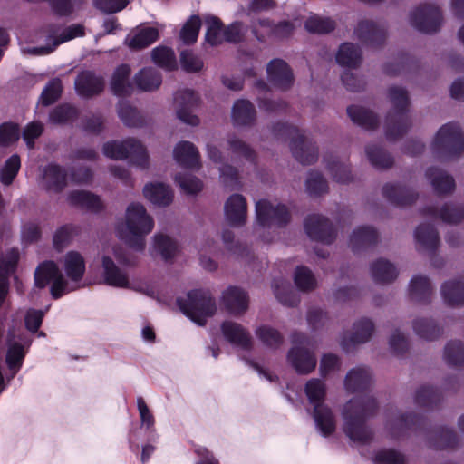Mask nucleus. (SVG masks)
Returning <instances> with one entry per match:
<instances>
[{
  "mask_svg": "<svg viewBox=\"0 0 464 464\" xmlns=\"http://www.w3.org/2000/svg\"><path fill=\"white\" fill-rule=\"evenodd\" d=\"M374 324L368 318H362L356 321L353 325L352 332L345 334L341 341L343 349L349 351L352 346L369 342L374 333Z\"/></svg>",
  "mask_w": 464,
  "mask_h": 464,
  "instance_id": "nucleus-22",
  "label": "nucleus"
},
{
  "mask_svg": "<svg viewBox=\"0 0 464 464\" xmlns=\"http://www.w3.org/2000/svg\"><path fill=\"white\" fill-rule=\"evenodd\" d=\"M354 34L364 44L377 47L385 41L387 31L383 24H376L373 21L362 20L358 23Z\"/></svg>",
  "mask_w": 464,
  "mask_h": 464,
  "instance_id": "nucleus-20",
  "label": "nucleus"
},
{
  "mask_svg": "<svg viewBox=\"0 0 464 464\" xmlns=\"http://www.w3.org/2000/svg\"><path fill=\"white\" fill-rule=\"evenodd\" d=\"M412 329L420 339L432 341L440 336L441 328L430 318L419 317L412 321Z\"/></svg>",
  "mask_w": 464,
  "mask_h": 464,
  "instance_id": "nucleus-41",
  "label": "nucleus"
},
{
  "mask_svg": "<svg viewBox=\"0 0 464 464\" xmlns=\"http://www.w3.org/2000/svg\"><path fill=\"white\" fill-rule=\"evenodd\" d=\"M32 344V339L24 333L10 330L7 334V353L5 362L12 376L22 367L24 356Z\"/></svg>",
  "mask_w": 464,
  "mask_h": 464,
  "instance_id": "nucleus-14",
  "label": "nucleus"
},
{
  "mask_svg": "<svg viewBox=\"0 0 464 464\" xmlns=\"http://www.w3.org/2000/svg\"><path fill=\"white\" fill-rule=\"evenodd\" d=\"M305 394L309 402L314 406V420L316 428L324 436L331 435L335 430V418L324 401L326 394V387L320 379H311L305 384Z\"/></svg>",
  "mask_w": 464,
  "mask_h": 464,
  "instance_id": "nucleus-5",
  "label": "nucleus"
},
{
  "mask_svg": "<svg viewBox=\"0 0 464 464\" xmlns=\"http://www.w3.org/2000/svg\"><path fill=\"white\" fill-rule=\"evenodd\" d=\"M153 62L167 70L176 67L174 53L167 47H157L151 53Z\"/></svg>",
  "mask_w": 464,
  "mask_h": 464,
  "instance_id": "nucleus-61",
  "label": "nucleus"
},
{
  "mask_svg": "<svg viewBox=\"0 0 464 464\" xmlns=\"http://www.w3.org/2000/svg\"><path fill=\"white\" fill-rule=\"evenodd\" d=\"M154 227V220L140 203H131L127 207L124 221L118 225L119 237L130 247L142 251L145 248V237Z\"/></svg>",
  "mask_w": 464,
  "mask_h": 464,
  "instance_id": "nucleus-2",
  "label": "nucleus"
},
{
  "mask_svg": "<svg viewBox=\"0 0 464 464\" xmlns=\"http://www.w3.org/2000/svg\"><path fill=\"white\" fill-rule=\"evenodd\" d=\"M372 374L365 366H356L351 369L344 379V387L349 392H358L370 387Z\"/></svg>",
  "mask_w": 464,
  "mask_h": 464,
  "instance_id": "nucleus-25",
  "label": "nucleus"
},
{
  "mask_svg": "<svg viewBox=\"0 0 464 464\" xmlns=\"http://www.w3.org/2000/svg\"><path fill=\"white\" fill-rule=\"evenodd\" d=\"M420 418L417 415L397 414L392 418L387 423V428L392 436H399L406 430L415 426Z\"/></svg>",
  "mask_w": 464,
  "mask_h": 464,
  "instance_id": "nucleus-47",
  "label": "nucleus"
},
{
  "mask_svg": "<svg viewBox=\"0 0 464 464\" xmlns=\"http://www.w3.org/2000/svg\"><path fill=\"white\" fill-rule=\"evenodd\" d=\"M130 75V67L128 64H121L116 68L111 81V88L115 95L128 96L131 94L133 86Z\"/></svg>",
  "mask_w": 464,
  "mask_h": 464,
  "instance_id": "nucleus-32",
  "label": "nucleus"
},
{
  "mask_svg": "<svg viewBox=\"0 0 464 464\" xmlns=\"http://www.w3.org/2000/svg\"><path fill=\"white\" fill-rule=\"evenodd\" d=\"M102 151L106 157L113 160L130 158L131 163L140 169H147L150 166L146 148L134 138L108 141L103 145Z\"/></svg>",
  "mask_w": 464,
  "mask_h": 464,
  "instance_id": "nucleus-7",
  "label": "nucleus"
},
{
  "mask_svg": "<svg viewBox=\"0 0 464 464\" xmlns=\"http://www.w3.org/2000/svg\"><path fill=\"white\" fill-rule=\"evenodd\" d=\"M226 220L233 227H242L247 218V203L240 194L231 195L224 206Z\"/></svg>",
  "mask_w": 464,
  "mask_h": 464,
  "instance_id": "nucleus-23",
  "label": "nucleus"
},
{
  "mask_svg": "<svg viewBox=\"0 0 464 464\" xmlns=\"http://www.w3.org/2000/svg\"><path fill=\"white\" fill-rule=\"evenodd\" d=\"M102 279L108 285L118 288H131L150 296L154 295V290L148 285L138 286L131 284L127 273L121 269L108 255H103L102 257Z\"/></svg>",
  "mask_w": 464,
  "mask_h": 464,
  "instance_id": "nucleus-12",
  "label": "nucleus"
},
{
  "mask_svg": "<svg viewBox=\"0 0 464 464\" xmlns=\"http://www.w3.org/2000/svg\"><path fill=\"white\" fill-rule=\"evenodd\" d=\"M440 400V394L430 386L420 387L414 396V403L421 408H430Z\"/></svg>",
  "mask_w": 464,
  "mask_h": 464,
  "instance_id": "nucleus-54",
  "label": "nucleus"
},
{
  "mask_svg": "<svg viewBox=\"0 0 464 464\" xmlns=\"http://www.w3.org/2000/svg\"><path fill=\"white\" fill-rule=\"evenodd\" d=\"M305 189L311 196H320L328 191V184L318 171H310L305 181Z\"/></svg>",
  "mask_w": 464,
  "mask_h": 464,
  "instance_id": "nucleus-57",
  "label": "nucleus"
},
{
  "mask_svg": "<svg viewBox=\"0 0 464 464\" xmlns=\"http://www.w3.org/2000/svg\"><path fill=\"white\" fill-rule=\"evenodd\" d=\"M327 169L333 179L337 183L347 184L353 180L349 165L337 158L332 160H327Z\"/></svg>",
  "mask_w": 464,
  "mask_h": 464,
  "instance_id": "nucleus-49",
  "label": "nucleus"
},
{
  "mask_svg": "<svg viewBox=\"0 0 464 464\" xmlns=\"http://www.w3.org/2000/svg\"><path fill=\"white\" fill-rule=\"evenodd\" d=\"M118 114L123 123L130 127H140L144 124V119L140 111L128 102L121 101L118 104Z\"/></svg>",
  "mask_w": 464,
  "mask_h": 464,
  "instance_id": "nucleus-48",
  "label": "nucleus"
},
{
  "mask_svg": "<svg viewBox=\"0 0 464 464\" xmlns=\"http://www.w3.org/2000/svg\"><path fill=\"white\" fill-rule=\"evenodd\" d=\"M201 25V21L198 16H191L184 24L180 31V38L186 44H191L198 39Z\"/></svg>",
  "mask_w": 464,
  "mask_h": 464,
  "instance_id": "nucleus-62",
  "label": "nucleus"
},
{
  "mask_svg": "<svg viewBox=\"0 0 464 464\" xmlns=\"http://www.w3.org/2000/svg\"><path fill=\"white\" fill-rule=\"evenodd\" d=\"M335 59L337 63L343 67L356 68L362 63V51L352 43H343L340 45Z\"/></svg>",
  "mask_w": 464,
  "mask_h": 464,
  "instance_id": "nucleus-39",
  "label": "nucleus"
},
{
  "mask_svg": "<svg viewBox=\"0 0 464 464\" xmlns=\"http://www.w3.org/2000/svg\"><path fill=\"white\" fill-rule=\"evenodd\" d=\"M434 440L430 439L429 446L434 449H445L456 444V434L450 429L441 428L434 432Z\"/></svg>",
  "mask_w": 464,
  "mask_h": 464,
  "instance_id": "nucleus-59",
  "label": "nucleus"
},
{
  "mask_svg": "<svg viewBox=\"0 0 464 464\" xmlns=\"http://www.w3.org/2000/svg\"><path fill=\"white\" fill-rule=\"evenodd\" d=\"M347 113L353 123L365 130H373L378 125L377 116L367 108L352 105L347 108Z\"/></svg>",
  "mask_w": 464,
  "mask_h": 464,
  "instance_id": "nucleus-43",
  "label": "nucleus"
},
{
  "mask_svg": "<svg viewBox=\"0 0 464 464\" xmlns=\"http://www.w3.org/2000/svg\"><path fill=\"white\" fill-rule=\"evenodd\" d=\"M309 341L299 333L292 335L293 347L288 352L287 359L295 370L300 374H308L315 369L316 358L313 352L306 348Z\"/></svg>",
  "mask_w": 464,
  "mask_h": 464,
  "instance_id": "nucleus-11",
  "label": "nucleus"
},
{
  "mask_svg": "<svg viewBox=\"0 0 464 464\" xmlns=\"http://www.w3.org/2000/svg\"><path fill=\"white\" fill-rule=\"evenodd\" d=\"M426 213L432 217H439L447 224H458L464 220V206L445 204L439 211L433 207L428 208Z\"/></svg>",
  "mask_w": 464,
  "mask_h": 464,
  "instance_id": "nucleus-42",
  "label": "nucleus"
},
{
  "mask_svg": "<svg viewBox=\"0 0 464 464\" xmlns=\"http://www.w3.org/2000/svg\"><path fill=\"white\" fill-rule=\"evenodd\" d=\"M437 154L453 157L464 152V134L458 123L449 122L437 131L431 144Z\"/></svg>",
  "mask_w": 464,
  "mask_h": 464,
  "instance_id": "nucleus-9",
  "label": "nucleus"
},
{
  "mask_svg": "<svg viewBox=\"0 0 464 464\" xmlns=\"http://www.w3.org/2000/svg\"><path fill=\"white\" fill-rule=\"evenodd\" d=\"M410 24L421 33H436L442 24L441 12L435 5H421L411 12Z\"/></svg>",
  "mask_w": 464,
  "mask_h": 464,
  "instance_id": "nucleus-13",
  "label": "nucleus"
},
{
  "mask_svg": "<svg viewBox=\"0 0 464 464\" xmlns=\"http://www.w3.org/2000/svg\"><path fill=\"white\" fill-rule=\"evenodd\" d=\"M307 236L315 241L331 244L335 238V232L329 221L320 215H310L304 221Z\"/></svg>",
  "mask_w": 464,
  "mask_h": 464,
  "instance_id": "nucleus-18",
  "label": "nucleus"
},
{
  "mask_svg": "<svg viewBox=\"0 0 464 464\" xmlns=\"http://www.w3.org/2000/svg\"><path fill=\"white\" fill-rule=\"evenodd\" d=\"M68 202L78 208H85L91 211H99L102 208L101 198L85 190H74L68 194Z\"/></svg>",
  "mask_w": 464,
  "mask_h": 464,
  "instance_id": "nucleus-40",
  "label": "nucleus"
},
{
  "mask_svg": "<svg viewBox=\"0 0 464 464\" xmlns=\"http://www.w3.org/2000/svg\"><path fill=\"white\" fill-rule=\"evenodd\" d=\"M294 280L296 287L303 292L312 291L317 285L314 273L309 268L303 266L296 267Z\"/></svg>",
  "mask_w": 464,
  "mask_h": 464,
  "instance_id": "nucleus-53",
  "label": "nucleus"
},
{
  "mask_svg": "<svg viewBox=\"0 0 464 464\" xmlns=\"http://www.w3.org/2000/svg\"><path fill=\"white\" fill-rule=\"evenodd\" d=\"M441 295L450 305L464 304V282L452 280L445 282L441 286Z\"/></svg>",
  "mask_w": 464,
  "mask_h": 464,
  "instance_id": "nucleus-45",
  "label": "nucleus"
},
{
  "mask_svg": "<svg viewBox=\"0 0 464 464\" xmlns=\"http://www.w3.org/2000/svg\"><path fill=\"white\" fill-rule=\"evenodd\" d=\"M415 238L419 247L422 250L433 251L439 245L438 232L428 224H422L417 227Z\"/></svg>",
  "mask_w": 464,
  "mask_h": 464,
  "instance_id": "nucleus-44",
  "label": "nucleus"
},
{
  "mask_svg": "<svg viewBox=\"0 0 464 464\" xmlns=\"http://www.w3.org/2000/svg\"><path fill=\"white\" fill-rule=\"evenodd\" d=\"M221 304L231 314L241 315L248 308V297L241 288L229 286L222 293Z\"/></svg>",
  "mask_w": 464,
  "mask_h": 464,
  "instance_id": "nucleus-24",
  "label": "nucleus"
},
{
  "mask_svg": "<svg viewBox=\"0 0 464 464\" xmlns=\"http://www.w3.org/2000/svg\"><path fill=\"white\" fill-rule=\"evenodd\" d=\"M445 362L451 366H459L464 364V345L459 341L449 342L443 353Z\"/></svg>",
  "mask_w": 464,
  "mask_h": 464,
  "instance_id": "nucleus-51",
  "label": "nucleus"
},
{
  "mask_svg": "<svg viewBox=\"0 0 464 464\" xmlns=\"http://www.w3.org/2000/svg\"><path fill=\"white\" fill-rule=\"evenodd\" d=\"M77 116V110L69 104H63L54 108L50 113V121L55 124L66 123Z\"/></svg>",
  "mask_w": 464,
  "mask_h": 464,
  "instance_id": "nucleus-64",
  "label": "nucleus"
},
{
  "mask_svg": "<svg viewBox=\"0 0 464 464\" xmlns=\"http://www.w3.org/2000/svg\"><path fill=\"white\" fill-rule=\"evenodd\" d=\"M84 34L83 26L81 24H72L65 28L58 26H50L46 30V44L40 47L22 48L24 53L32 55H46L52 53L58 45L68 42L75 37Z\"/></svg>",
  "mask_w": 464,
  "mask_h": 464,
  "instance_id": "nucleus-10",
  "label": "nucleus"
},
{
  "mask_svg": "<svg viewBox=\"0 0 464 464\" xmlns=\"http://www.w3.org/2000/svg\"><path fill=\"white\" fill-rule=\"evenodd\" d=\"M20 165V158L17 155L11 156L5 161L0 175V180L4 185L8 186L13 182L19 171Z\"/></svg>",
  "mask_w": 464,
  "mask_h": 464,
  "instance_id": "nucleus-63",
  "label": "nucleus"
},
{
  "mask_svg": "<svg viewBox=\"0 0 464 464\" xmlns=\"http://www.w3.org/2000/svg\"><path fill=\"white\" fill-rule=\"evenodd\" d=\"M77 93L82 97H92L100 93L103 89V80L93 72H81L74 82Z\"/></svg>",
  "mask_w": 464,
  "mask_h": 464,
  "instance_id": "nucleus-27",
  "label": "nucleus"
},
{
  "mask_svg": "<svg viewBox=\"0 0 464 464\" xmlns=\"http://www.w3.org/2000/svg\"><path fill=\"white\" fill-rule=\"evenodd\" d=\"M175 106L178 118L191 126L199 124V119L193 113V109L197 106L198 98L191 90H180L176 92Z\"/></svg>",
  "mask_w": 464,
  "mask_h": 464,
  "instance_id": "nucleus-16",
  "label": "nucleus"
},
{
  "mask_svg": "<svg viewBox=\"0 0 464 464\" xmlns=\"http://www.w3.org/2000/svg\"><path fill=\"white\" fill-rule=\"evenodd\" d=\"M304 26L310 33L325 34L334 29L335 23L330 18L313 15L305 21Z\"/></svg>",
  "mask_w": 464,
  "mask_h": 464,
  "instance_id": "nucleus-60",
  "label": "nucleus"
},
{
  "mask_svg": "<svg viewBox=\"0 0 464 464\" xmlns=\"http://www.w3.org/2000/svg\"><path fill=\"white\" fill-rule=\"evenodd\" d=\"M221 330L224 337L232 344L248 349L251 346V336L249 333L239 324L226 321L222 324Z\"/></svg>",
  "mask_w": 464,
  "mask_h": 464,
  "instance_id": "nucleus-29",
  "label": "nucleus"
},
{
  "mask_svg": "<svg viewBox=\"0 0 464 464\" xmlns=\"http://www.w3.org/2000/svg\"><path fill=\"white\" fill-rule=\"evenodd\" d=\"M398 274L396 266L385 258L376 259L370 265L371 277L377 284H391L397 278Z\"/></svg>",
  "mask_w": 464,
  "mask_h": 464,
  "instance_id": "nucleus-28",
  "label": "nucleus"
},
{
  "mask_svg": "<svg viewBox=\"0 0 464 464\" xmlns=\"http://www.w3.org/2000/svg\"><path fill=\"white\" fill-rule=\"evenodd\" d=\"M222 143H217L216 140H210L207 143V154L208 159L217 164H221L219 167L220 179L227 187L236 188L238 185V172L237 170L227 164H224V156L218 146Z\"/></svg>",
  "mask_w": 464,
  "mask_h": 464,
  "instance_id": "nucleus-19",
  "label": "nucleus"
},
{
  "mask_svg": "<svg viewBox=\"0 0 464 464\" xmlns=\"http://www.w3.org/2000/svg\"><path fill=\"white\" fill-rule=\"evenodd\" d=\"M154 248L165 260L173 257L178 252L177 243L163 234H156L154 236Z\"/></svg>",
  "mask_w": 464,
  "mask_h": 464,
  "instance_id": "nucleus-55",
  "label": "nucleus"
},
{
  "mask_svg": "<svg viewBox=\"0 0 464 464\" xmlns=\"http://www.w3.org/2000/svg\"><path fill=\"white\" fill-rule=\"evenodd\" d=\"M382 195L392 204L399 207L410 205L416 198V195L413 192L393 183H387L383 186Z\"/></svg>",
  "mask_w": 464,
  "mask_h": 464,
  "instance_id": "nucleus-36",
  "label": "nucleus"
},
{
  "mask_svg": "<svg viewBox=\"0 0 464 464\" xmlns=\"http://www.w3.org/2000/svg\"><path fill=\"white\" fill-rule=\"evenodd\" d=\"M409 295L415 303L428 304L432 295L430 280L421 276L412 277L409 285Z\"/></svg>",
  "mask_w": 464,
  "mask_h": 464,
  "instance_id": "nucleus-35",
  "label": "nucleus"
},
{
  "mask_svg": "<svg viewBox=\"0 0 464 464\" xmlns=\"http://www.w3.org/2000/svg\"><path fill=\"white\" fill-rule=\"evenodd\" d=\"M159 37V31L154 27L139 28L129 34L125 44L133 50L146 48Z\"/></svg>",
  "mask_w": 464,
  "mask_h": 464,
  "instance_id": "nucleus-33",
  "label": "nucleus"
},
{
  "mask_svg": "<svg viewBox=\"0 0 464 464\" xmlns=\"http://www.w3.org/2000/svg\"><path fill=\"white\" fill-rule=\"evenodd\" d=\"M39 186L48 193H61L67 186V171L58 164L46 165L42 170Z\"/></svg>",
  "mask_w": 464,
  "mask_h": 464,
  "instance_id": "nucleus-17",
  "label": "nucleus"
},
{
  "mask_svg": "<svg viewBox=\"0 0 464 464\" xmlns=\"http://www.w3.org/2000/svg\"><path fill=\"white\" fill-rule=\"evenodd\" d=\"M205 22L208 25L206 41L213 46L223 43L225 28L221 21L216 16H207Z\"/></svg>",
  "mask_w": 464,
  "mask_h": 464,
  "instance_id": "nucleus-50",
  "label": "nucleus"
},
{
  "mask_svg": "<svg viewBox=\"0 0 464 464\" xmlns=\"http://www.w3.org/2000/svg\"><path fill=\"white\" fill-rule=\"evenodd\" d=\"M257 338L262 343L269 348H277L283 343L281 334L275 328L268 325H262L256 330Z\"/></svg>",
  "mask_w": 464,
  "mask_h": 464,
  "instance_id": "nucleus-56",
  "label": "nucleus"
},
{
  "mask_svg": "<svg viewBox=\"0 0 464 464\" xmlns=\"http://www.w3.org/2000/svg\"><path fill=\"white\" fill-rule=\"evenodd\" d=\"M226 148L227 150L237 156H242L248 160H254L253 150L241 139L237 137L235 134H228L226 138Z\"/></svg>",
  "mask_w": 464,
  "mask_h": 464,
  "instance_id": "nucleus-52",
  "label": "nucleus"
},
{
  "mask_svg": "<svg viewBox=\"0 0 464 464\" xmlns=\"http://www.w3.org/2000/svg\"><path fill=\"white\" fill-rule=\"evenodd\" d=\"M232 121L236 126H249L256 120L254 105L247 100H238L232 107Z\"/></svg>",
  "mask_w": 464,
  "mask_h": 464,
  "instance_id": "nucleus-37",
  "label": "nucleus"
},
{
  "mask_svg": "<svg viewBox=\"0 0 464 464\" xmlns=\"http://www.w3.org/2000/svg\"><path fill=\"white\" fill-rule=\"evenodd\" d=\"M136 87L141 92H153L159 89L162 82L160 72L152 67L143 68L133 78Z\"/></svg>",
  "mask_w": 464,
  "mask_h": 464,
  "instance_id": "nucleus-34",
  "label": "nucleus"
},
{
  "mask_svg": "<svg viewBox=\"0 0 464 464\" xmlns=\"http://www.w3.org/2000/svg\"><path fill=\"white\" fill-rule=\"evenodd\" d=\"M425 176L440 195L450 194L455 189L454 179L440 169L430 168L426 170Z\"/></svg>",
  "mask_w": 464,
  "mask_h": 464,
  "instance_id": "nucleus-31",
  "label": "nucleus"
},
{
  "mask_svg": "<svg viewBox=\"0 0 464 464\" xmlns=\"http://www.w3.org/2000/svg\"><path fill=\"white\" fill-rule=\"evenodd\" d=\"M377 409V403L372 397H354L343 407V431L353 441L367 442L372 432L365 425L368 418L372 416Z\"/></svg>",
  "mask_w": 464,
  "mask_h": 464,
  "instance_id": "nucleus-3",
  "label": "nucleus"
},
{
  "mask_svg": "<svg viewBox=\"0 0 464 464\" xmlns=\"http://www.w3.org/2000/svg\"><path fill=\"white\" fill-rule=\"evenodd\" d=\"M272 289L276 299L284 305L295 306L299 299L293 292L290 284L283 278H276L272 283Z\"/></svg>",
  "mask_w": 464,
  "mask_h": 464,
  "instance_id": "nucleus-46",
  "label": "nucleus"
},
{
  "mask_svg": "<svg viewBox=\"0 0 464 464\" xmlns=\"http://www.w3.org/2000/svg\"><path fill=\"white\" fill-rule=\"evenodd\" d=\"M144 197L152 204L166 207L173 200V191L166 184L160 182L149 183L143 188Z\"/></svg>",
  "mask_w": 464,
  "mask_h": 464,
  "instance_id": "nucleus-30",
  "label": "nucleus"
},
{
  "mask_svg": "<svg viewBox=\"0 0 464 464\" xmlns=\"http://www.w3.org/2000/svg\"><path fill=\"white\" fill-rule=\"evenodd\" d=\"M257 223L262 227H282L290 220V213L285 205H274L261 199L256 204Z\"/></svg>",
  "mask_w": 464,
  "mask_h": 464,
  "instance_id": "nucleus-15",
  "label": "nucleus"
},
{
  "mask_svg": "<svg viewBox=\"0 0 464 464\" xmlns=\"http://www.w3.org/2000/svg\"><path fill=\"white\" fill-rule=\"evenodd\" d=\"M389 99L392 109L386 117L385 133L389 140H396L411 127V120L407 113L409 97L405 89L392 86L389 89Z\"/></svg>",
  "mask_w": 464,
  "mask_h": 464,
  "instance_id": "nucleus-4",
  "label": "nucleus"
},
{
  "mask_svg": "<svg viewBox=\"0 0 464 464\" xmlns=\"http://www.w3.org/2000/svg\"><path fill=\"white\" fill-rule=\"evenodd\" d=\"M174 159L188 169H198L201 166L200 155L197 147L190 141H180L174 148Z\"/></svg>",
  "mask_w": 464,
  "mask_h": 464,
  "instance_id": "nucleus-26",
  "label": "nucleus"
},
{
  "mask_svg": "<svg viewBox=\"0 0 464 464\" xmlns=\"http://www.w3.org/2000/svg\"><path fill=\"white\" fill-rule=\"evenodd\" d=\"M274 131L278 137L290 139L293 156L300 163L309 165L317 160L318 150L314 143L302 133L297 127L282 123L275 127Z\"/></svg>",
  "mask_w": 464,
  "mask_h": 464,
  "instance_id": "nucleus-8",
  "label": "nucleus"
},
{
  "mask_svg": "<svg viewBox=\"0 0 464 464\" xmlns=\"http://www.w3.org/2000/svg\"><path fill=\"white\" fill-rule=\"evenodd\" d=\"M177 304L181 312L198 325H204L217 311L216 303L208 290L190 291L185 298H178Z\"/></svg>",
  "mask_w": 464,
  "mask_h": 464,
  "instance_id": "nucleus-6",
  "label": "nucleus"
},
{
  "mask_svg": "<svg viewBox=\"0 0 464 464\" xmlns=\"http://www.w3.org/2000/svg\"><path fill=\"white\" fill-rule=\"evenodd\" d=\"M366 154L370 162L378 169L389 168L392 165V158L378 146H368Z\"/></svg>",
  "mask_w": 464,
  "mask_h": 464,
  "instance_id": "nucleus-58",
  "label": "nucleus"
},
{
  "mask_svg": "<svg viewBox=\"0 0 464 464\" xmlns=\"http://www.w3.org/2000/svg\"><path fill=\"white\" fill-rule=\"evenodd\" d=\"M378 233L372 227H359L350 237L349 246L353 251L357 252L377 242Z\"/></svg>",
  "mask_w": 464,
  "mask_h": 464,
  "instance_id": "nucleus-38",
  "label": "nucleus"
},
{
  "mask_svg": "<svg viewBox=\"0 0 464 464\" xmlns=\"http://www.w3.org/2000/svg\"><path fill=\"white\" fill-rule=\"evenodd\" d=\"M63 267L68 280L63 277L54 262L46 261L41 264L34 273L36 286L44 288L52 283L51 294L56 299L77 289L85 272L83 256L79 252L69 251L63 257Z\"/></svg>",
  "mask_w": 464,
  "mask_h": 464,
  "instance_id": "nucleus-1",
  "label": "nucleus"
},
{
  "mask_svg": "<svg viewBox=\"0 0 464 464\" xmlns=\"http://www.w3.org/2000/svg\"><path fill=\"white\" fill-rule=\"evenodd\" d=\"M268 81L276 88L286 91L294 84V74L289 65L282 59H274L266 66Z\"/></svg>",
  "mask_w": 464,
  "mask_h": 464,
  "instance_id": "nucleus-21",
  "label": "nucleus"
}]
</instances>
